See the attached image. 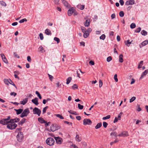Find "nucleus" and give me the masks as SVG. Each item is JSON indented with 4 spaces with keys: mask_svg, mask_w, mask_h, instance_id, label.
<instances>
[{
    "mask_svg": "<svg viewBox=\"0 0 148 148\" xmlns=\"http://www.w3.org/2000/svg\"><path fill=\"white\" fill-rule=\"evenodd\" d=\"M17 125L15 123L10 122V120L9 121V123L7 125V127L10 130L14 129L17 127Z\"/></svg>",
    "mask_w": 148,
    "mask_h": 148,
    "instance_id": "1",
    "label": "nucleus"
},
{
    "mask_svg": "<svg viewBox=\"0 0 148 148\" xmlns=\"http://www.w3.org/2000/svg\"><path fill=\"white\" fill-rule=\"evenodd\" d=\"M46 142L47 145L49 146H52L55 143V140L53 138L49 137L47 139Z\"/></svg>",
    "mask_w": 148,
    "mask_h": 148,
    "instance_id": "2",
    "label": "nucleus"
},
{
    "mask_svg": "<svg viewBox=\"0 0 148 148\" xmlns=\"http://www.w3.org/2000/svg\"><path fill=\"white\" fill-rule=\"evenodd\" d=\"M23 134L21 132H19L16 136L17 140L19 142H21L23 141Z\"/></svg>",
    "mask_w": 148,
    "mask_h": 148,
    "instance_id": "3",
    "label": "nucleus"
},
{
    "mask_svg": "<svg viewBox=\"0 0 148 148\" xmlns=\"http://www.w3.org/2000/svg\"><path fill=\"white\" fill-rule=\"evenodd\" d=\"M30 112L28 108H27L25 109L21 114L20 116L21 118H23L25 116H27L29 113Z\"/></svg>",
    "mask_w": 148,
    "mask_h": 148,
    "instance_id": "4",
    "label": "nucleus"
},
{
    "mask_svg": "<svg viewBox=\"0 0 148 148\" xmlns=\"http://www.w3.org/2000/svg\"><path fill=\"white\" fill-rule=\"evenodd\" d=\"M4 83L7 84V85H8L9 84H12L14 86L16 89H17V88L15 84L10 79H4Z\"/></svg>",
    "mask_w": 148,
    "mask_h": 148,
    "instance_id": "5",
    "label": "nucleus"
},
{
    "mask_svg": "<svg viewBox=\"0 0 148 148\" xmlns=\"http://www.w3.org/2000/svg\"><path fill=\"white\" fill-rule=\"evenodd\" d=\"M60 128V127L58 126L57 124H53L51 126V130L52 132H54Z\"/></svg>",
    "mask_w": 148,
    "mask_h": 148,
    "instance_id": "6",
    "label": "nucleus"
},
{
    "mask_svg": "<svg viewBox=\"0 0 148 148\" xmlns=\"http://www.w3.org/2000/svg\"><path fill=\"white\" fill-rule=\"evenodd\" d=\"M33 113L34 114H37L38 116H40L41 113V111L38 108L35 107L33 110Z\"/></svg>",
    "mask_w": 148,
    "mask_h": 148,
    "instance_id": "7",
    "label": "nucleus"
},
{
    "mask_svg": "<svg viewBox=\"0 0 148 148\" xmlns=\"http://www.w3.org/2000/svg\"><path fill=\"white\" fill-rule=\"evenodd\" d=\"M83 122V124L85 125H90L92 123L91 121L89 119H84Z\"/></svg>",
    "mask_w": 148,
    "mask_h": 148,
    "instance_id": "8",
    "label": "nucleus"
},
{
    "mask_svg": "<svg viewBox=\"0 0 148 148\" xmlns=\"http://www.w3.org/2000/svg\"><path fill=\"white\" fill-rule=\"evenodd\" d=\"M118 136L120 137H125L128 136V133L126 131H123L121 134L118 135Z\"/></svg>",
    "mask_w": 148,
    "mask_h": 148,
    "instance_id": "9",
    "label": "nucleus"
},
{
    "mask_svg": "<svg viewBox=\"0 0 148 148\" xmlns=\"http://www.w3.org/2000/svg\"><path fill=\"white\" fill-rule=\"evenodd\" d=\"M5 119H3L0 121V123L1 124L5 125H7L9 123V121H7Z\"/></svg>",
    "mask_w": 148,
    "mask_h": 148,
    "instance_id": "10",
    "label": "nucleus"
},
{
    "mask_svg": "<svg viewBox=\"0 0 148 148\" xmlns=\"http://www.w3.org/2000/svg\"><path fill=\"white\" fill-rule=\"evenodd\" d=\"M55 139L57 143L60 144L62 143V138L59 137H55Z\"/></svg>",
    "mask_w": 148,
    "mask_h": 148,
    "instance_id": "11",
    "label": "nucleus"
},
{
    "mask_svg": "<svg viewBox=\"0 0 148 148\" xmlns=\"http://www.w3.org/2000/svg\"><path fill=\"white\" fill-rule=\"evenodd\" d=\"M134 0H130L127 1L125 3L126 5H132L134 4Z\"/></svg>",
    "mask_w": 148,
    "mask_h": 148,
    "instance_id": "12",
    "label": "nucleus"
},
{
    "mask_svg": "<svg viewBox=\"0 0 148 148\" xmlns=\"http://www.w3.org/2000/svg\"><path fill=\"white\" fill-rule=\"evenodd\" d=\"M38 98L37 97H35L34 99H32V101L35 105L37 106L39 104V103L38 101Z\"/></svg>",
    "mask_w": 148,
    "mask_h": 148,
    "instance_id": "13",
    "label": "nucleus"
},
{
    "mask_svg": "<svg viewBox=\"0 0 148 148\" xmlns=\"http://www.w3.org/2000/svg\"><path fill=\"white\" fill-rule=\"evenodd\" d=\"M148 73V69H147L145 70L143 72V73L140 79H142Z\"/></svg>",
    "mask_w": 148,
    "mask_h": 148,
    "instance_id": "14",
    "label": "nucleus"
},
{
    "mask_svg": "<svg viewBox=\"0 0 148 148\" xmlns=\"http://www.w3.org/2000/svg\"><path fill=\"white\" fill-rule=\"evenodd\" d=\"M74 9L73 8H72L69 9L68 11V14L69 16H71L74 12Z\"/></svg>",
    "mask_w": 148,
    "mask_h": 148,
    "instance_id": "15",
    "label": "nucleus"
},
{
    "mask_svg": "<svg viewBox=\"0 0 148 148\" xmlns=\"http://www.w3.org/2000/svg\"><path fill=\"white\" fill-rule=\"evenodd\" d=\"M76 136L75 138L76 140L78 142H80L82 139L81 138L79 137V135L77 134V133H76Z\"/></svg>",
    "mask_w": 148,
    "mask_h": 148,
    "instance_id": "16",
    "label": "nucleus"
},
{
    "mask_svg": "<svg viewBox=\"0 0 148 148\" xmlns=\"http://www.w3.org/2000/svg\"><path fill=\"white\" fill-rule=\"evenodd\" d=\"M10 120V122L15 123L18 122L20 121V119L18 118H16L14 119H11Z\"/></svg>",
    "mask_w": 148,
    "mask_h": 148,
    "instance_id": "17",
    "label": "nucleus"
},
{
    "mask_svg": "<svg viewBox=\"0 0 148 148\" xmlns=\"http://www.w3.org/2000/svg\"><path fill=\"white\" fill-rule=\"evenodd\" d=\"M62 1L64 5L66 6V7L69 8L70 7V6L69 5V4L65 0H61Z\"/></svg>",
    "mask_w": 148,
    "mask_h": 148,
    "instance_id": "18",
    "label": "nucleus"
},
{
    "mask_svg": "<svg viewBox=\"0 0 148 148\" xmlns=\"http://www.w3.org/2000/svg\"><path fill=\"white\" fill-rule=\"evenodd\" d=\"M15 110L16 111V114L17 115H18L20 114L21 113H22V112L23 111V109L20 108L18 109H15Z\"/></svg>",
    "mask_w": 148,
    "mask_h": 148,
    "instance_id": "19",
    "label": "nucleus"
},
{
    "mask_svg": "<svg viewBox=\"0 0 148 148\" xmlns=\"http://www.w3.org/2000/svg\"><path fill=\"white\" fill-rule=\"evenodd\" d=\"M28 100V98H25L23 99L22 101L20 102V103L23 105H24L27 102Z\"/></svg>",
    "mask_w": 148,
    "mask_h": 148,
    "instance_id": "20",
    "label": "nucleus"
},
{
    "mask_svg": "<svg viewBox=\"0 0 148 148\" xmlns=\"http://www.w3.org/2000/svg\"><path fill=\"white\" fill-rule=\"evenodd\" d=\"M77 7L80 10H82L84 8L85 5H84L78 4L77 5Z\"/></svg>",
    "mask_w": 148,
    "mask_h": 148,
    "instance_id": "21",
    "label": "nucleus"
},
{
    "mask_svg": "<svg viewBox=\"0 0 148 148\" xmlns=\"http://www.w3.org/2000/svg\"><path fill=\"white\" fill-rule=\"evenodd\" d=\"M90 20L89 19H88L86 20V21L84 23V25L85 27H88L90 24Z\"/></svg>",
    "mask_w": 148,
    "mask_h": 148,
    "instance_id": "22",
    "label": "nucleus"
},
{
    "mask_svg": "<svg viewBox=\"0 0 148 148\" xmlns=\"http://www.w3.org/2000/svg\"><path fill=\"white\" fill-rule=\"evenodd\" d=\"M38 120L41 123H45L46 122V121L43 118L41 117L38 118Z\"/></svg>",
    "mask_w": 148,
    "mask_h": 148,
    "instance_id": "23",
    "label": "nucleus"
},
{
    "mask_svg": "<svg viewBox=\"0 0 148 148\" xmlns=\"http://www.w3.org/2000/svg\"><path fill=\"white\" fill-rule=\"evenodd\" d=\"M45 33L47 35H51V33L50 30L49 29H46L45 31Z\"/></svg>",
    "mask_w": 148,
    "mask_h": 148,
    "instance_id": "24",
    "label": "nucleus"
},
{
    "mask_svg": "<svg viewBox=\"0 0 148 148\" xmlns=\"http://www.w3.org/2000/svg\"><path fill=\"white\" fill-rule=\"evenodd\" d=\"M26 121V119L25 118H23L18 123V124L19 125H22Z\"/></svg>",
    "mask_w": 148,
    "mask_h": 148,
    "instance_id": "25",
    "label": "nucleus"
},
{
    "mask_svg": "<svg viewBox=\"0 0 148 148\" xmlns=\"http://www.w3.org/2000/svg\"><path fill=\"white\" fill-rule=\"evenodd\" d=\"M123 55L122 54H121L119 55V62L121 63H122L123 62Z\"/></svg>",
    "mask_w": 148,
    "mask_h": 148,
    "instance_id": "26",
    "label": "nucleus"
},
{
    "mask_svg": "<svg viewBox=\"0 0 148 148\" xmlns=\"http://www.w3.org/2000/svg\"><path fill=\"white\" fill-rule=\"evenodd\" d=\"M132 41V40L130 42V40H128L127 41H125V43L126 45H127L128 47H129L130 46V45Z\"/></svg>",
    "mask_w": 148,
    "mask_h": 148,
    "instance_id": "27",
    "label": "nucleus"
},
{
    "mask_svg": "<svg viewBox=\"0 0 148 148\" xmlns=\"http://www.w3.org/2000/svg\"><path fill=\"white\" fill-rule=\"evenodd\" d=\"M102 126V123L101 122L99 123H98L95 126V128L96 129L100 128Z\"/></svg>",
    "mask_w": 148,
    "mask_h": 148,
    "instance_id": "28",
    "label": "nucleus"
},
{
    "mask_svg": "<svg viewBox=\"0 0 148 148\" xmlns=\"http://www.w3.org/2000/svg\"><path fill=\"white\" fill-rule=\"evenodd\" d=\"M84 34L83 35V36L84 38H87L89 36V34L86 31V32H83Z\"/></svg>",
    "mask_w": 148,
    "mask_h": 148,
    "instance_id": "29",
    "label": "nucleus"
},
{
    "mask_svg": "<svg viewBox=\"0 0 148 148\" xmlns=\"http://www.w3.org/2000/svg\"><path fill=\"white\" fill-rule=\"evenodd\" d=\"M148 40H145L143 42L141 43V45H142V46L143 47V46H145L146 45H147L148 44Z\"/></svg>",
    "mask_w": 148,
    "mask_h": 148,
    "instance_id": "30",
    "label": "nucleus"
},
{
    "mask_svg": "<svg viewBox=\"0 0 148 148\" xmlns=\"http://www.w3.org/2000/svg\"><path fill=\"white\" fill-rule=\"evenodd\" d=\"M72 79L71 77H69L68 78L66 79V84H68L71 82Z\"/></svg>",
    "mask_w": 148,
    "mask_h": 148,
    "instance_id": "31",
    "label": "nucleus"
},
{
    "mask_svg": "<svg viewBox=\"0 0 148 148\" xmlns=\"http://www.w3.org/2000/svg\"><path fill=\"white\" fill-rule=\"evenodd\" d=\"M143 61H141L139 63L138 66V68L140 69L141 68L142 65L143 64Z\"/></svg>",
    "mask_w": 148,
    "mask_h": 148,
    "instance_id": "32",
    "label": "nucleus"
},
{
    "mask_svg": "<svg viewBox=\"0 0 148 148\" xmlns=\"http://www.w3.org/2000/svg\"><path fill=\"white\" fill-rule=\"evenodd\" d=\"M55 115L56 116L60 118L61 119H64V117L60 114H55Z\"/></svg>",
    "mask_w": 148,
    "mask_h": 148,
    "instance_id": "33",
    "label": "nucleus"
},
{
    "mask_svg": "<svg viewBox=\"0 0 148 148\" xmlns=\"http://www.w3.org/2000/svg\"><path fill=\"white\" fill-rule=\"evenodd\" d=\"M39 51L41 52L42 53L45 51L44 49L42 46H40L39 47Z\"/></svg>",
    "mask_w": 148,
    "mask_h": 148,
    "instance_id": "34",
    "label": "nucleus"
},
{
    "mask_svg": "<svg viewBox=\"0 0 148 148\" xmlns=\"http://www.w3.org/2000/svg\"><path fill=\"white\" fill-rule=\"evenodd\" d=\"M19 72L18 71H15L14 72V77L16 78H17L18 79H19V77L18 76V75L16 74H15V73H16L18 74H19Z\"/></svg>",
    "mask_w": 148,
    "mask_h": 148,
    "instance_id": "35",
    "label": "nucleus"
},
{
    "mask_svg": "<svg viewBox=\"0 0 148 148\" xmlns=\"http://www.w3.org/2000/svg\"><path fill=\"white\" fill-rule=\"evenodd\" d=\"M141 33L143 35L146 36L147 34V32L145 30H143L141 31Z\"/></svg>",
    "mask_w": 148,
    "mask_h": 148,
    "instance_id": "36",
    "label": "nucleus"
},
{
    "mask_svg": "<svg viewBox=\"0 0 148 148\" xmlns=\"http://www.w3.org/2000/svg\"><path fill=\"white\" fill-rule=\"evenodd\" d=\"M36 94L37 95V96L40 99H42V97L41 95L38 91H36Z\"/></svg>",
    "mask_w": 148,
    "mask_h": 148,
    "instance_id": "37",
    "label": "nucleus"
},
{
    "mask_svg": "<svg viewBox=\"0 0 148 148\" xmlns=\"http://www.w3.org/2000/svg\"><path fill=\"white\" fill-rule=\"evenodd\" d=\"M136 99V97H133L130 100V102L132 103Z\"/></svg>",
    "mask_w": 148,
    "mask_h": 148,
    "instance_id": "38",
    "label": "nucleus"
},
{
    "mask_svg": "<svg viewBox=\"0 0 148 148\" xmlns=\"http://www.w3.org/2000/svg\"><path fill=\"white\" fill-rule=\"evenodd\" d=\"M48 108V106H46V107L44 108L42 110V114H44L46 112L47 109Z\"/></svg>",
    "mask_w": 148,
    "mask_h": 148,
    "instance_id": "39",
    "label": "nucleus"
},
{
    "mask_svg": "<svg viewBox=\"0 0 148 148\" xmlns=\"http://www.w3.org/2000/svg\"><path fill=\"white\" fill-rule=\"evenodd\" d=\"M0 3L3 6H5L6 5V3L3 1H0Z\"/></svg>",
    "mask_w": 148,
    "mask_h": 148,
    "instance_id": "40",
    "label": "nucleus"
},
{
    "mask_svg": "<svg viewBox=\"0 0 148 148\" xmlns=\"http://www.w3.org/2000/svg\"><path fill=\"white\" fill-rule=\"evenodd\" d=\"M136 25L134 23H132L130 25V27L132 29L134 28H135L136 27Z\"/></svg>",
    "mask_w": 148,
    "mask_h": 148,
    "instance_id": "41",
    "label": "nucleus"
},
{
    "mask_svg": "<svg viewBox=\"0 0 148 148\" xmlns=\"http://www.w3.org/2000/svg\"><path fill=\"white\" fill-rule=\"evenodd\" d=\"M78 107L79 109L82 110L83 109L84 106L83 105H82L80 104L79 103L78 104Z\"/></svg>",
    "mask_w": 148,
    "mask_h": 148,
    "instance_id": "42",
    "label": "nucleus"
},
{
    "mask_svg": "<svg viewBox=\"0 0 148 148\" xmlns=\"http://www.w3.org/2000/svg\"><path fill=\"white\" fill-rule=\"evenodd\" d=\"M117 133L116 132H112L110 134V135L111 136L113 135V136H114L116 137H117Z\"/></svg>",
    "mask_w": 148,
    "mask_h": 148,
    "instance_id": "43",
    "label": "nucleus"
},
{
    "mask_svg": "<svg viewBox=\"0 0 148 148\" xmlns=\"http://www.w3.org/2000/svg\"><path fill=\"white\" fill-rule=\"evenodd\" d=\"M119 14L120 16L123 17L124 16V13L123 11H121L119 13Z\"/></svg>",
    "mask_w": 148,
    "mask_h": 148,
    "instance_id": "44",
    "label": "nucleus"
},
{
    "mask_svg": "<svg viewBox=\"0 0 148 148\" xmlns=\"http://www.w3.org/2000/svg\"><path fill=\"white\" fill-rule=\"evenodd\" d=\"M54 40L55 41H57V43H58L60 42V40L57 37H55L54 38Z\"/></svg>",
    "mask_w": 148,
    "mask_h": 148,
    "instance_id": "45",
    "label": "nucleus"
},
{
    "mask_svg": "<svg viewBox=\"0 0 148 148\" xmlns=\"http://www.w3.org/2000/svg\"><path fill=\"white\" fill-rule=\"evenodd\" d=\"M141 28L140 27H139L137 28L135 31V32L136 33H139L141 31Z\"/></svg>",
    "mask_w": 148,
    "mask_h": 148,
    "instance_id": "46",
    "label": "nucleus"
},
{
    "mask_svg": "<svg viewBox=\"0 0 148 148\" xmlns=\"http://www.w3.org/2000/svg\"><path fill=\"white\" fill-rule=\"evenodd\" d=\"M48 75L49 76V79H50V80L51 81H52L53 79V77L52 76L50 75L49 74H48Z\"/></svg>",
    "mask_w": 148,
    "mask_h": 148,
    "instance_id": "47",
    "label": "nucleus"
},
{
    "mask_svg": "<svg viewBox=\"0 0 148 148\" xmlns=\"http://www.w3.org/2000/svg\"><path fill=\"white\" fill-rule=\"evenodd\" d=\"M110 115H108L106 116L103 117V119L104 120H106V119H108L109 118H110Z\"/></svg>",
    "mask_w": 148,
    "mask_h": 148,
    "instance_id": "48",
    "label": "nucleus"
},
{
    "mask_svg": "<svg viewBox=\"0 0 148 148\" xmlns=\"http://www.w3.org/2000/svg\"><path fill=\"white\" fill-rule=\"evenodd\" d=\"M105 35L104 34H103L101 36H100V38L101 39L104 40L105 38Z\"/></svg>",
    "mask_w": 148,
    "mask_h": 148,
    "instance_id": "49",
    "label": "nucleus"
},
{
    "mask_svg": "<svg viewBox=\"0 0 148 148\" xmlns=\"http://www.w3.org/2000/svg\"><path fill=\"white\" fill-rule=\"evenodd\" d=\"M27 21V20L26 19L24 18V19H21V20H20L19 22V23H22L24 22L25 21L26 22Z\"/></svg>",
    "mask_w": 148,
    "mask_h": 148,
    "instance_id": "50",
    "label": "nucleus"
},
{
    "mask_svg": "<svg viewBox=\"0 0 148 148\" xmlns=\"http://www.w3.org/2000/svg\"><path fill=\"white\" fill-rule=\"evenodd\" d=\"M72 88L73 89H77L78 88L77 85L76 84H74L73 85V86L72 87Z\"/></svg>",
    "mask_w": 148,
    "mask_h": 148,
    "instance_id": "51",
    "label": "nucleus"
},
{
    "mask_svg": "<svg viewBox=\"0 0 148 148\" xmlns=\"http://www.w3.org/2000/svg\"><path fill=\"white\" fill-rule=\"evenodd\" d=\"M112 60V58L111 56H110L108 57L107 58V61L108 62H110Z\"/></svg>",
    "mask_w": 148,
    "mask_h": 148,
    "instance_id": "52",
    "label": "nucleus"
},
{
    "mask_svg": "<svg viewBox=\"0 0 148 148\" xmlns=\"http://www.w3.org/2000/svg\"><path fill=\"white\" fill-rule=\"evenodd\" d=\"M108 125V124L107 123L105 122H103V125L104 127L106 128Z\"/></svg>",
    "mask_w": 148,
    "mask_h": 148,
    "instance_id": "53",
    "label": "nucleus"
},
{
    "mask_svg": "<svg viewBox=\"0 0 148 148\" xmlns=\"http://www.w3.org/2000/svg\"><path fill=\"white\" fill-rule=\"evenodd\" d=\"M39 36L41 40H42L43 39V36L42 33H40L39 34Z\"/></svg>",
    "mask_w": 148,
    "mask_h": 148,
    "instance_id": "54",
    "label": "nucleus"
},
{
    "mask_svg": "<svg viewBox=\"0 0 148 148\" xmlns=\"http://www.w3.org/2000/svg\"><path fill=\"white\" fill-rule=\"evenodd\" d=\"M114 78L116 82H117L118 81V79L117 78V75L116 74L114 75Z\"/></svg>",
    "mask_w": 148,
    "mask_h": 148,
    "instance_id": "55",
    "label": "nucleus"
},
{
    "mask_svg": "<svg viewBox=\"0 0 148 148\" xmlns=\"http://www.w3.org/2000/svg\"><path fill=\"white\" fill-rule=\"evenodd\" d=\"M81 29L82 32L83 33L86 32V28L84 27H82V26L81 27Z\"/></svg>",
    "mask_w": 148,
    "mask_h": 148,
    "instance_id": "56",
    "label": "nucleus"
},
{
    "mask_svg": "<svg viewBox=\"0 0 148 148\" xmlns=\"http://www.w3.org/2000/svg\"><path fill=\"white\" fill-rule=\"evenodd\" d=\"M16 95V93L14 92H12L10 93V95H13L14 97Z\"/></svg>",
    "mask_w": 148,
    "mask_h": 148,
    "instance_id": "57",
    "label": "nucleus"
},
{
    "mask_svg": "<svg viewBox=\"0 0 148 148\" xmlns=\"http://www.w3.org/2000/svg\"><path fill=\"white\" fill-rule=\"evenodd\" d=\"M14 56L15 57H17L18 58H19V56L18 55L17 53L16 52H14Z\"/></svg>",
    "mask_w": 148,
    "mask_h": 148,
    "instance_id": "58",
    "label": "nucleus"
},
{
    "mask_svg": "<svg viewBox=\"0 0 148 148\" xmlns=\"http://www.w3.org/2000/svg\"><path fill=\"white\" fill-rule=\"evenodd\" d=\"M3 60V62L5 63L6 64H8V61L7 59H6V58H5V59H4Z\"/></svg>",
    "mask_w": 148,
    "mask_h": 148,
    "instance_id": "59",
    "label": "nucleus"
},
{
    "mask_svg": "<svg viewBox=\"0 0 148 148\" xmlns=\"http://www.w3.org/2000/svg\"><path fill=\"white\" fill-rule=\"evenodd\" d=\"M119 2L121 5H123L124 4V2L123 0H120Z\"/></svg>",
    "mask_w": 148,
    "mask_h": 148,
    "instance_id": "60",
    "label": "nucleus"
},
{
    "mask_svg": "<svg viewBox=\"0 0 148 148\" xmlns=\"http://www.w3.org/2000/svg\"><path fill=\"white\" fill-rule=\"evenodd\" d=\"M1 56L2 58V60H3L4 59H5L6 58L5 56L3 53H1Z\"/></svg>",
    "mask_w": 148,
    "mask_h": 148,
    "instance_id": "61",
    "label": "nucleus"
},
{
    "mask_svg": "<svg viewBox=\"0 0 148 148\" xmlns=\"http://www.w3.org/2000/svg\"><path fill=\"white\" fill-rule=\"evenodd\" d=\"M116 15L114 13L112 14L111 16V17L112 19L114 18H115Z\"/></svg>",
    "mask_w": 148,
    "mask_h": 148,
    "instance_id": "62",
    "label": "nucleus"
},
{
    "mask_svg": "<svg viewBox=\"0 0 148 148\" xmlns=\"http://www.w3.org/2000/svg\"><path fill=\"white\" fill-rule=\"evenodd\" d=\"M99 87L101 88L102 86L103 83L101 80H100L99 82Z\"/></svg>",
    "mask_w": 148,
    "mask_h": 148,
    "instance_id": "63",
    "label": "nucleus"
},
{
    "mask_svg": "<svg viewBox=\"0 0 148 148\" xmlns=\"http://www.w3.org/2000/svg\"><path fill=\"white\" fill-rule=\"evenodd\" d=\"M118 120H119V119L117 117H115L114 121V123H115L117 122Z\"/></svg>",
    "mask_w": 148,
    "mask_h": 148,
    "instance_id": "64",
    "label": "nucleus"
}]
</instances>
